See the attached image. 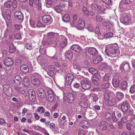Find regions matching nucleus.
Returning a JSON list of instances; mask_svg holds the SVG:
<instances>
[{
	"mask_svg": "<svg viewBox=\"0 0 135 135\" xmlns=\"http://www.w3.org/2000/svg\"><path fill=\"white\" fill-rule=\"evenodd\" d=\"M108 51L109 53L115 56L118 55L120 54L119 50L114 45L110 46L108 47Z\"/></svg>",
	"mask_w": 135,
	"mask_h": 135,
	"instance_id": "3",
	"label": "nucleus"
},
{
	"mask_svg": "<svg viewBox=\"0 0 135 135\" xmlns=\"http://www.w3.org/2000/svg\"><path fill=\"white\" fill-rule=\"evenodd\" d=\"M57 0H47L46 5L47 7H49V6L52 5V3H55Z\"/></svg>",
	"mask_w": 135,
	"mask_h": 135,
	"instance_id": "35",
	"label": "nucleus"
},
{
	"mask_svg": "<svg viewBox=\"0 0 135 135\" xmlns=\"http://www.w3.org/2000/svg\"><path fill=\"white\" fill-rule=\"evenodd\" d=\"M38 62L41 65L44 66L45 65V57L43 55H40L37 58Z\"/></svg>",
	"mask_w": 135,
	"mask_h": 135,
	"instance_id": "11",
	"label": "nucleus"
},
{
	"mask_svg": "<svg viewBox=\"0 0 135 135\" xmlns=\"http://www.w3.org/2000/svg\"><path fill=\"white\" fill-rule=\"evenodd\" d=\"M47 93L48 94L46 97V99L48 102H52L55 99L54 92L52 89H50L48 91Z\"/></svg>",
	"mask_w": 135,
	"mask_h": 135,
	"instance_id": "4",
	"label": "nucleus"
},
{
	"mask_svg": "<svg viewBox=\"0 0 135 135\" xmlns=\"http://www.w3.org/2000/svg\"><path fill=\"white\" fill-rule=\"evenodd\" d=\"M13 62L12 58L10 57H7L5 59L4 63L6 65L10 66L13 65Z\"/></svg>",
	"mask_w": 135,
	"mask_h": 135,
	"instance_id": "9",
	"label": "nucleus"
},
{
	"mask_svg": "<svg viewBox=\"0 0 135 135\" xmlns=\"http://www.w3.org/2000/svg\"><path fill=\"white\" fill-rule=\"evenodd\" d=\"M89 71L93 74H97L98 73V71L97 69L91 68L89 70Z\"/></svg>",
	"mask_w": 135,
	"mask_h": 135,
	"instance_id": "36",
	"label": "nucleus"
},
{
	"mask_svg": "<svg viewBox=\"0 0 135 135\" xmlns=\"http://www.w3.org/2000/svg\"><path fill=\"white\" fill-rule=\"evenodd\" d=\"M121 121L123 123H126L128 121L127 118L126 117H125L123 118L122 117L121 119Z\"/></svg>",
	"mask_w": 135,
	"mask_h": 135,
	"instance_id": "63",
	"label": "nucleus"
},
{
	"mask_svg": "<svg viewBox=\"0 0 135 135\" xmlns=\"http://www.w3.org/2000/svg\"><path fill=\"white\" fill-rule=\"evenodd\" d=\"M40 77L39 74L37 73L33 74L31 77V80L32 83L34 85L38 86L40 84Z\"/></svg>",
	"mask_w": 135,
	"mask_h": 135,
	"instance_id": "2",
	"label": "nucleus"
},
{
	"mask_svg": "<svg viewBox=\"0 0 135 135\" xmlns=\"http://www.w3.org/2000/svg\"><path fill=\"white\" fill-rule=\"evenodd\" d=\"M47 37L49 38H53L55 36V33L53 32H51L48 33Z\"/></svg>",
	"mask_w": 135,
	"mask_h": 135,
	"instance_id": "43",
	"label": "nucleus"
},
{
	"mask_svg": "<svg viewBox=\"0 0 135 135\" xmlns=\"http://www.w3.org/2000/svg\"><path fill=\"white\" fill-rule=\"evenodd\" d=\"M84 22L83 20L80 19L78 21L77 26V28L79 30H81L85 26Z\"/></svg>",
	"mask_w": 135,
	"mask_h": 135,
	"instance_id": "15",
	"label": "nucleus"
},
{
	"mask_svg": "<svg viewBox=\"0 0 135 135\" xmlns=\"http://www.w3.org/2000/svg\"><path fill=\"white\" fill-rule=\"evenodd\" d=\"M7 52L6 50H3L2 52V54L3 55L2 57H6L7 55Z\"/></svg>",
	"mask_w": 135,
	"mask_h": 135,
	"instance_id": "58",
	"label": "nucleus"
},
{
	"mask_svg": "<svg viewBox=\"0 0 135 135\" xmlns=\"http://www.w3.org/2000/svg\"><path fill=\"white\" fill-rule=\"evenodd\" d=\"M81 123L83 124V126H84L83 128H86L87 126L88 125V122L86 120H83L82 121Z\"/></svg>",
	"mask_w": 135,
	"mask_h": 135,
	"instance_id": "49",
	"label": "nucleus"
},
{
	"mask_svg": "<svg viewBox=\"0 0 135 135\" xmlns=\"http://www.w3.org/2000/svg\"><path fill=\"white\" fill-rule=\"evenodd\" d=\"M104 3L107 4H112L111 0H101Z\"/></svg>",
	"mask_w": 135,
	"mask_h": 135,
	"instance_id": "55",
	"label": "nucleus"
},
{
	"mask_svg": "<svg viewBox=\"0 0 135 135\" xmlns=\"http://www.w3.org/2000/svg\"><path fill=\"white\" fill-rule=\"evenodd\" d=\"M34 3L36 4L38 11H40L41 9V2L40 0H36L34 2Z\"/></svg>",
	"mask_w": 135,
	"mask_h": 135,
	"instance_id": "24",
	"label": "nucleus"
},
{
	"mask_svg": "<svg viewBox=\"0 0 135 135\" xmlns=\"http://www.w3.org/2000/svg\"><path fill=\"white\" fill-rule=\"evenodd\" d=\"M120 68L121 70H124L127 71L129 70L130 69V67L128 62L127 61L123 62L120 64Z\"/></svg>",
	"mask_w": 135,
	"mask_h": 135,
	"instance_id": "7",
	"label": "nucleus"
},
{
	"mask_svg": "<svg viewBox=\"0 0 135 135\" xmlns=\"http://www.w3.org/2000/svg\"><path fill=\"white\" fill-rule=\"evenodd\" d=\"M39 52L40 54L44 55L46 53V50L43 48L42 46H41L40 47Z\"/></svg>",
	"mask_w": 135,
	"mask_h": 135,
	"instance_id": "44",
	"label": "nucleus"
},
{
	"mask_svg": "<svg viewBox=\"0 0 135 135\" xmlns=\"http://www.w3.org/2000/svg\"><path fill=\"white\" fill-rule=\"evenodd\" d=\"M103 25L105 26L107 29H109L110 28V26L109 25L105 22H104L102 23Z\"/></svg>",
	"mask_w": 135,
	"mask_h": 135,
	"instance_id": "54",
	"label": "nucleus"
},
{
	"mask_svg": "<svg viewBox=\"0 0 135 135\" xmlns=\"http://www.w3.org/2000/svg\"><path fill=\"white\" fill-rule=\"evenodd\" d=\"M14 81L16 85H19L22 81L20 75H16L15 76Z\"/></svg>",
	"mask_w": 135,
	"mask_h": 135,
	"instance_id": "22",
	"label": "nucleus"
},
{
	"mask_svg": "<svg viewBox=\"0 0 135 135\" xmlns=\"http://www.w3.org/2000/svg\"><path fill=\"white\" fill-rule=\"evenodd\" d=\"M61 37L60 46L62 47H64L67 44V40L63 36H61Z\"/></svg>",
	"mask_w": 135,
	"mask_h": 135,
	"instance_id": "20",
	"label": "nucleus"
},
{
	"mask_svg": "<svg viewBox=\"0 0 135 135\" xmlns=\"http://www.w3.org/2000/svg\"><path fill=\"white\" fill-rule=\"evenodd\" d=\"M71 48L72 50L79 53L82 50V48L78 45H74L71 47Z\"/></svg>",
	"mask_w": 135,
	"mask_h": 135,
	"instance_id": "14",
	"label": "nucleus"
},
{
	"mask_svg": "<svg viewBox=\"0 0 135 135\" xmlns=\"http://www.w3.org/2000/svg\"><path fill=\"white\" fill-rule=\"evenodd\" d=\"M84 53L86 55L90 54L93 57L98 55V51L94 47H88L85 49Z\"/></svg>",
	"mask_w": 135,
	"mask_h": 135,
	"instance_id": "1",
	"label": "nucleus"
},
{
	"mask_svg": "<svg viewBox=\"0 0 135 135\" xmlns=\"http://www.w3.org/2000/svg\"><path fill=\"white\" fill-rule=\"evenodd\" d=\"M48 68L49 70L51 71H53L55 70V68L54 65H50L48 67Z\"/></svg>",
	"mask_w": 135,
	"mask_h": 135,
	"instance_id": "61",
	"label": "nucleus"
},
{
	"mask_svg": "<svg viewBox=\"0 0 135 135\" xmlns=\"http://www.w3.org/2000/svg\"><path fill=\"white\" fill-rule=\"evenodd\" d=\"M42 19L44 23H46L50 20L51 17L49 15H45L42 18Z\"/></svg>",
	"mask_w": 135,
	"mask_h": 135,
	"instance_id": "31",
	"label": "nucleus"
},
{
	"mask_svg": "<svg viewBox=\"0 0 135 135\" xmlns=\"http://www.w3.org/2000/svg\"><path fill=\"white\" fill-rule=\"evenodd\" d=\"M116 97L117 99L120 101L123 98L124 95L122 93L118 91L116 93Z\"/></svg>",
	"mask_w": 135,
	"mask_h": 135,
	"instance_id": "30",
	"label": "nucleus"
},
{
	"mask_svg": "<svg viewBox=\"0 0 135 135\" xmlns=\"http://www.w3.org/2000/svg\"><path fill=\"white\" fill-rule=\"evenodd\" d=\"M130 20L131 18L129 17L126 13H124L122 17L120 18L121 22L126 24H129Z\"/></svg>",
	"mask_w": 135,
	"mask_h": 135,
	"instance_id": "6",
	"label": "nucleus"
},
{
	"mask_svg": "<svg viewBox=\"0 0 135 135\" xmlns=\"http://www.w3.org/2000/svg\"><path fill=\"white\" fill-rule=\"evenodd\" d=\"M20 70L22 72L25 73H27L29 71L28 66L25 64H23L21 66Z\"/></svg>",
	"mask_w": 135,
	"mask_h": 135,
	"instance_id": "18",
	"label": "nucleus"
},
{
	"mask_svg": "<svg viewBox=\"0 0 135 135\" xmlns=\"http://www.w3.org/2000/svg\"><path fill=\"white\" fill-rule=\"evenodd\" d=\"M30 81L29 79L27 78H25L23 81V84L26 87H28L30 85Z\"/></svg>",
	"mask_w": 135,
	"mask_h": 135,
	"instance_id": "34",
	"label": "nucleus"
},
{
	"mask_svg": "<svg viewBox=\"0 0 135 135\" xmlns=\"http://www.w3.org/2000/svg\"><path fill=\"white\" fill-rule=\"evenodd\" d=\"M74 78V76L71 74H69L67 75L66 79V82L67 84L68 85L71 84Z\"/></svg>",
	"mask_w": 135,
	"mask_h": 135,
	"instance_id": "13",
	"label": "nucleus"
},
{
	"mask_svg": "<svg viewBox=\"0 0 135 135\" xmlns=\"http://www.w3.org/2000/svg\"><path fill=\"white\" fill-rule=\"evenodd\" d=\"M110 86L109 83H106L103 84L102 86V88L103 89H105L108 88Z\"/></svg>",
	"mask_w": 135,
	"mask_h": 135,
	"instance_id": "46",
	"label": "nucleus"
},
{
	"mask_svg": "<svg viewBox=\"0 0 135 135\" xmlns=\"http://www.w3.org/2000/svg\"><path fill=\"white\" fill-rule=\"evenodd\" d=\"M65 54L67 58L69 60H71L72 58L73 54L72 51L70 50H68L66 52Z\"/></svg>",
	"mask_w": 135,
	"mask_h": 135,
	"instance_id": "27",
	"label": "nucleus"
},
{
	"mask_svg": "<svg viewBox=\"0 0 135 135\" xmlns=\"http://www.w3.org/2000/svg\"><path fill=\"white\" fill-rule=\"evenodd\" d=\"M15 37L17 39H20L21 38V35L19 33H17L15 35Z\"/></svg>",
	"mask_w": 135,
	"mask_h": 135,
	"instance_id": "59",
	"label": "nucleus"
},
{
	"mask_svg": "<svg viewBox=\"0 0 135 135\" xmlns=\"http://www.w3.org/2000/svg\"><path fill=\"white\" fill-rule=\"evenodd\" d=\"M15 18L21 21L23 19V14L21 11L16 12L15 13Z\"/></svg>",
	"mask_w": 135,
	"mask_h": 135,
	"instance_id": "16",
	"label": "nucleus"
},
{
	"mask_svg": "<svg viewBox=\"0 0 135 135\" xmlns=\"http://www.w3.org/2000/svg\"><path fill=\"white\" fill-rule=\"evenodd\" d=\"M92 97L93 102H96L98 100V99L97 95L95 94H93Z\"/></svg>",
	"mask_w": 135,
	"mask_h": 135,
	"instance_id": "51",
	"label": "nucleus"
},
{
	"mask_svg": "<svg viewBox=\"0 0 135 135\" xmlns=\"http://www.w3.org/2000/svg\"><path fill=\"white\" fill-rule=\"evenodd\" d=\"M81 83L82 87L84 89H88L91 87V83L86 80L84 79L82 80Z\"/></svg>",
	"mask_w": 135,
	"mask_h": 135,
	"instance_id": "5",
	"label": "nucleus"
},
{
	"mask_svg": "<svg viewBox=\"0 0 135 135\" xmlns=\"http://www.w3.org/2000/svg\"><path fill=\"white\" fill-rule=\"evenodd\" d=\"M27 92L28 91L27 90H25V89L22 88L21 91L20 93H22V94L25 95Z\"/></svg>",
	"mask_w": 135,
	"mask_h": 135,
	"instance_id": "64",
	"label": "nucleus"
},
{
	"mask_svg": "<svg viewBox=\"0 0 135 135\" xmlns=\"http://www.w3.org/2000/svg\"><path fill=\"white\" fill-rule=\"evenodd\" d=\"M96 20L98 22H100L102 21V18L101 17V16L99 15L97 16Z\"/></svg>",
	"mask_w": 135,
	"mask_h": 135,
	"instance_id": "57",
	"label": "nucleus"
},
{
	"mask_svg": "<svg viewBox=\"0 0 135 135\" xmlns=\"http://www.w3.org/2000/svg\"><path fill=\"white\" fill-rule=\"evenodd\" d=\"M83 11L84 14L86 16H88L89 15V12L87 10V8L85 7H84L83 8Z\"/></svg>",
	"mask_w": 135,
	"mask_h": 135,
	"instance_id": "47",
	"label": "nucleus"
},
{
	"mask_svg": "<svg viewBox=\"0 0 135 135\" xmlns=\"http://www.w3.org/2000/svg\"><path fill=\"white\" fill-rule=\"evenodd\" d=\"M110 77L107 75H105L103 78V81H108L109 80Z\"/></svg>",
	"mask_w": 135,
	"mask_h": 135,
	"instance_id": "52",
	"label": "nucleus"
},
{
	"mask_svg": "<svg viewBox=\"0 0 135 135\" xmlns=\"http://www.w3.org/2000/svg\"><path fill=\"white\" fill-rule=\"evenodd\" d=\"M62 20L65 22H68L70 20L69 16L68 14H66L62 18Z\"/></svg>",
	"mask_w": 135,
	"mask_h": 135,
	"instance_id": "33",
	"label": "nucleus"
},
{
	"mask_svg": "<svg viewBox=\"0 0 135 135\" xmlns=\"http://www.w3.org/2000/svg\"><path fill=\"white\" fill-rule=\"evenodd\" d=\"M94 32L95 34L97 35L98 39L102 40L103 39V36L101 35L100 32L99 28L97 26L96 27L94 30Z\"/></svg>",
	"mask_w": 135,
	"mask_h": 135,
	"instance_id": "21",
	"label": "nucleus"
},
{
	"mask_svg": "<svg viewBox=\"0 0 135 135\" xmlns=\"http://www.w3.org/2000/svg\"><path fill=\"white\" fill-rule=\"evenodd\" d=\"M12 3L11 1H8L5 3L4 5L7 8H10L11 6Z\"/></svg>",
	"mask_w": 135,
	"mask_h": 135,
	"instance_id": "45",
	"label": "nucleus"
},
{
	"mask_svg": "<svg viewBox=\"0 0 135 135\" xmlns=\"http://www.w3.org/2000/svg\"><path fill=\"white\" fill-rule=\"evenodd\" d=\"M80 105L81 106L84 108H87L89 106L88 103L85 102H81L80 103Z\"/></svg>",
	"mask_w": 135,
	"mask_h": 135,
	"instance_id": "40",
	"label": "nucleus"
},
{
	"mask_svg": "<svg viewBox=\"0 0 135 135\" xmlns=\"http://www.w3.org/2000/svg\"><path fill=\"white\" fill-rule=\"evenodd\" d=\"M33 127L36 130L38 131H39L41 132L43 130V128L41 127L38 126H36L35 125H33Z\"/></svg>",
	"mask_w": 135,
	"mask_h": 135,
	"instance_id": "41",
	"label": "nucleus"
},
{
	"mask_svg": "<svg viewBox=\"0 0 135 135\" xmlns=\"http://www.w3.org/2000/svg\"><path fill=\"white\" fill-rule=\"evenodd\" d=\"M54 9L58 13H60L62 11V8L58 5L55 7H54Z\"/></svg>",
	"mask_w": 135,
	"mask_h": 135,
	"instance_id": "42",
	"label": "nucleus"
},
{
	"mask_svg": "<svg viewBox=\"0 0 135 135\" xmlns=\"http://www.w3.org/2000/svg\"><path fill=\"white\" fill-rule=\"evenodd\" d=\"M91 8L93 10H101L102 9V7L100 5H98L97 4L93 3L91 5Z\"/></svg>",
	"mask_w": 135,
	"mask_h": 135,
	"instance_id": "23",
	"label": "nucleus"
},
{
	"mask_svg": "<svg viewBox=\"0 0 135 135\" xmlns=\"http://www.w3.org/2000/svg\"><path fill=\"white\" fill-rule=\"evenodd\" d=\"M94 57L95 58L93 60V62L94 64H97L101 61L102 58L100 56H98V55L96 56H95Z\"/></svg>",
	"mask_w": 135,
	"mask_h": 135,
	"instance_id": "29",
	"label": "nucleus"
},
{
	"mask_svg": "<svg viewBox=\"0 0 135 135\" xmlns=\"http://www.w3.org/2000/svg\"><path fill=\"white\" fill-rule=\"evenodd\" d=\"M37 112H38L41 111V113H44L45 111L44 108L42 107H39L37 109Z\"/></svg>",
	"mask_w": 135,
	"mask_h": 135,
	"instance_id": "48",
	"label": "nucleus"
},
{
	"mask_svg": "<svg viewBox=\"0 0 135 135\" xmlns=\"http://www.w3.org/2000/svg\"><path fill=\"white\" fill-rule=\"evenodd\" d=\"M121 86L123 89H126L128 87V83L126 81H123L121 82Z\"/></svg>",
	"mask_w": 135,
	"mask_h": 135,
	"instance_id": "32",
	"label": "nucleus"
},
{
	"mask_svg": "<svg viewBox=\"0 0 135 135\" xmlns=\"http://www.w3.org/2000/svg\"><path fill=\"white\" fill-rule=\"evenodd\" d=\"M129 107V104L128 102L126 100L122 104L121 108L122 111L125 113L127 112Z\"/></svg>",
	"mask_w": 135,
	"mask_h": 135,
	"instance_id": "10",
	"label": "nucleus"
},
{
	"mask_svg": "<svg viewBox=\"0 0 135 135\" xmlns=\"http://www.w3.org/2000/svg\"><path fill=\"white\" fill-rule=\"evenodd\" d=\"M38 96L41 98H44L45 96V92L44 89L42 88L38 89L37 90Z\"/></svg>",
	"mask_w": 135,
	"mask_h": 135,
	"instance_id": "8",
	"label": "nucleus"
},
{
	"mask_svg": "<svg viewBox=\"0 0 135 135\" xmlns=\"http://www.w3.org/2000/svg\"><path fill=\"white\" fill-rule=\"evenodd\" d=\"M105 117L108 121H110L111 120L112 117L110 113L109 112L106 113L105 114Z\"/></svg>",
	"mask_w": 135,
	"mask_h": 135,
	"instance_id": "38",
	"label": "nucleus"
},
{
	"mask_svg": "<svg viewBox=\"0 0 135 135\" xmlns=\"http://www.w3.org/2000/svg\"><path fill=\"white\" fill-rule=\"evenodd\" d=\"M75 99L74 97L71 93H69L68 95L67 101L69 103L73 102Z\"/></svg>",
	"mask_w": 135,
	"mask_h": 135,
	"instance_id": "25",
	"label": "nucleus"
},
{
	"mask_svg": "<svg viewBox=\"0 0 135 135\" xmlns=\"http://www.w3.org/2000/svg\"><path fill=\"white\" fill-rule=\"evenodd\" d=\"M29 98V100L32 101H34L36 98L35 93L32 89H30L28 91Z\"/></svg>",
	"mask_w": 135,
	"mask_h": 135,
	"instance_id": "12",
	"label": "nucleus"
},
{
	"mask_svg": "<svg viewBox=\"0 0 135 135\" xmlns=\"http://www.w3.org/2000/svg\"><path fill=\"white\" fill-rule=\"evenodd\" d=\"M116 103V100L115 98H113L109 100L107 102L108 104L110 106L114 105Z\"/></svg>",
	"mask_w": 135,
	"mask_h": 135,
	"instance_id": "28",
	"label": "nucleus"
},
{
	"mask_svg": "<svg viewBox=\"0 0 135 135\" xmlns=\"http://www.w3.org/2000/svg\"><path fill=\"white\" fill-rule=\"evenodd\" d=\"M12 90V89L10 88L8 89H7L5 91H3L6 95L7 96H9L11 94Z\"/></svg>",
	"mask_w": 135,
	"mask_h": 135,
	"instance_id": "37",
	"label": "nucleus"
},
{
	"mask_svg": "<svg viewBox=\"0 0 135 135\" xmlns=\"http://www.w3.org/2000/svg\"><path fill=\"white\" fill-rule=\"evenodd\" d=\"M16 47L14 46L12 43H10L9 45V50L11 53H13L15 51Z\"/></svg>",
	"mask_w": 135,
	"mask_h": 135,
	"instance_id": "26",
	"label": "nucleus"
},
{
	"mask_svg": "<svg viewBox=\"0 0 135 135\" xmlns=\"http://www.w3.org/2000/svg\"><path fill=\"white\" fill-rule=\"evenodd\" d=\"M113 36V34L112 32H108L104 35V38H110L112 37Z\"/></svg>",
	"mask_w": 135,
	"mask_h": 135,
	"instance_id": "39",
	"label": "nucleus"
},
{
	"mask_svg": "<svg viewBox=\"0 0 135 135\" xmlns=\"http://www.w3.org/2000/svg\"><path fill=\"white\" fill-rule=\"evenodd\" d=\"M130 92L133 93L135 92V85H132L131 87L130 90Z\"/></svg>",
	"mask_w": 135,
	"mask_h": 135,
	"instance_id": "50",
	"label": "nucleus"
},
{
	"mask_svg": "<svg viewBox=\"0 0 135 135\" xmlns=\"http://www.w3.org/2000/svg\"><path fill=\"white\" fill-rule=\"evenodd\" d=\"M48 75L51 78H53L55 75L54 72L52 71H50L47 73Z\"/></svg>",
	"mask_w": 135,
	"mask_h": 135,
	"instance_id": "60",
	"label": "nucleus"
},
{
	"mask_svg": "<svg viewBox=\"0 0 135 135\" xmlns=\"http://www.w3.org/2000/svg\"><path fill=\"white\" fill-rule=\"evenodd\" d=\"M12 3V7L14 8H16L17 6V4L16 1L14 0L13 1Z\"/></svg>",
	"mask_w": 135,
	"mask_h": 135,
	"instance_id": "56",
	"label": "nucleus"
},
{
	"mask_svg": "<svg viewBox=\"0 0 135 135\" xmlns=\"http://www.w3.org/2000/svg\"><path fill=\"white\" fill-rule=\"evenodd\" d=\"M25 47L27 49L29 50H31L32 49L31 45L29 43H26L25 45Z\"/></svg>",
	"mask_w": 135,
	"mask_h": 135,
	"instance_id": "53",
	"label": "nucleus"
},
{
	"mask_svg": "<svg viewBox=\"0 0 135 135\" xmlns=\"http://www.w3.org/2000/svg\"><path fill=\"white\" fill-rule=\"evenodd\" d=\"M131 123V125L135 127V118H133L132 119Z\"/></svg>",
	"mask_w": 135,
	"mask_h": 135,
	"instance_id": "62",
	"label": "nucleus"
},
{
	"mask_svg": "<svg viewBox=\"0 0 135 135\" xmlns=\"http://www.w3.org/2000/svg\"><path fill=\"white\" fill-rule=\"evenodd\" d=\"M2 15L4 18L6 17L8 20H9L11 19V11L9 10H6L4 14L2 13Z\"/></svg>",
	"mask_w": 135,
	"mask_h": 135,
	"instance_id": "17",
	"label": "nucleus"
},
{
	"mask_svg": "<svg viewBox=\"0 0 135 135\" xmlns=\"http://www.w3.org/2000/svg\"><path fill=\"white\" fill-rule=\"evenodd\" d=\"M120 79V78L117 77L116 78L112 80V84L114 87L116 88L119 86Z\"/></svg>",
	"mask_w": 135,
	"mask_h": 135,
	"instance_id": "19",
	"label": "nucleus"
}]
</instances>
